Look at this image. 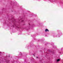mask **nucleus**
<instances>
[{
    "mask_svg": "<svg viewBox=\"0 0 63 63\" xmlns=\"http://www.w3.org/2000/svg\"><path fill=\"white\" fill-rule=\"evenodd\" d=\"M45 32H47H47H49V30H48L47 29H45Z\"/></svg>",
    "mask_w": 63,
    "mask_h": 63,
    "instance_id": "obj_1",
    "label": "nucleus"
},
{
    "mask_svg": "<svg viewBox=\"0 0 63 63\" xmlns=\"http://www.w3.org/2000/svg\"><path fill=\"white\" fill-rule=\"evenodd\" d=\"M16 23H14V24L13 25V26H16Z\"/></svg>",
    "mask_w": 63,
    "mask_h": 63,
    "instance_id": "obj_2",
    "label": "nucleus"
},
{
    "mask_svg": "<svg viewBox=\"0 0 63 63\" xmlns=\"http://www.w3.org/2000/svg\"><path fill=\"white\" fill-rule=\"evenodd\" d=\"M57 62H59V61H60V59H58V60H57Z\"/></svg>",
    "mask_w": 63,
    "mask_h": 63,
    "instance_id": "obj_3",
    "label": "nucleus"
},
{
    "mask_svg": "<svg viewBox=\"0 0 63 63\" xmlns=\"http://www.w3.org/2000/svg\"><path fill=\"white\" fill-rule=\"evenodd\" d=\"M48 51H49V52H50V50H48Z\"/></svg>",
    "mask_w": 63,
    "mask_h": 63,
    "instance_id": "obj_4",
    "label": "nucleus"
},
{
    "mask_svg": "<svg viewBox=\"0 0 63 63\" xmlns=\"http://www.w3.org/2000/svg\"><path fill=\"white\" fill-rule=\"evenodd\" d=\"M36 58H38V57H36Z\"/></svg>",
    "mask_w": 63,
    "mask_h": 63,
    "instance_id": "obj_5",
    "label": "nucleus"
},
{
    "mask_svg": "<svg viewBox=\"0 0 63 63\" xmlns=\"http://www.w3.org/2000/svg\"><path fill=\"white\" fill-rule=\"evenodd\" d=\"M9 57H10V56H9Z\"/></svg>",
    "mask_w": 63,
    "mask_h": 63,
    "instance_id": "obj_6",
    "label": "nucleus"
},
{
    "mask_svg": "<svg viewBox=\"0 0 63 63\" xmlns=\"http://www.w3.org/2000/svg\"><path fill=\"white\" fill-rule=\"evenodd\" d=\"M22 21H23V20H22Z\"/></svg>",
    "mask_w": 63,
    "mask_h": 63,
    "instance_id": "obj_7",
    "label": "nucleus"
}]
</instances>
